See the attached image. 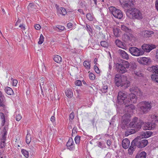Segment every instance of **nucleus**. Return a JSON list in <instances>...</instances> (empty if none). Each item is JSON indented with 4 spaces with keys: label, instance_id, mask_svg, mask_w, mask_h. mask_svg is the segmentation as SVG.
Wrapping results in <instances>:
<instances>
[{
    "label": "nucleus",
    "instance_id": "1",
    "mask_svg": "<svg viewBox=\"0 0 158 158\" xmlns=\"http://www.w3.org/2000/svg\"><path fill=\"white\" fill-rule=\"evenodd\" d=\"M143 123V122L139 119L138 118L136 117L133 118L129 123V126L131 128H133L134 129H130L126 131L125 133V136H127L130 135L135 133L136 131L139 130L141 128Z\"/></svg>",
    "mask_w": 158,
    "mask_h": 158
},
{
    "label": "nucleus",
    "instance_id": "2",
    "mask_svg": "<svg viewBox=\"0 0 158 158\" xmlns=\"http://www.w3.org/2000/svg\"><path fill=\"white\" fill-rule=\"evenodd\" d=\"M127 15L131 19H142L143 17V15L141 11L135 8H131L127 11Z\"/></svg>",
    "mask_w": 158,
    "mask_h": 158
},
{
    "label": "nucleus",
    "instance_id": "3",
    "mask_svg": "<svg viewBox=\"0 0 158 158\" xmlns=\"http://www.w3.org/2000/svg\"><path fill=\"white\" fill-rule=\"evenodd\" d=\"M139 111L141 114H146L151 109L152 104L151 102L144 101L140 102L139 104Z\"/></svg>",
    "mask_w": 158,
    "mask_h": 158
},
{
    "label": "nucleus",
    "instance_id": "4",
    "mask_svg": "<svg viewBox=\"0 0 158 158\" xmlns=\"http://www.w3.org/2000/svg\"><path fill=\"white\" fill-rule=\"evenodd\" d=\"M127 77H121L118 74H117L115 77V82L116 86L118 87L123 86L125 85L126 83L128 81H127Z\"/></svg>",
    "mask_w": 158,
    "mask_h": 158
},
{
    "label": "nucleus",
    "instance_id": "5",
    "mask_svg": "<svg viewBox=\"0 0 158 158\" xmlns=\"http://www.w3.org/2000/svg\"><path fill=\"white\" fill-rule=\"evenodd\" d=\"M130 116L129 114H124L122 117V121L121 124V128L124 130L131 128L129 126Z\"/></svg>",
    "mask_w": 158,
    "mask_h": 158
},
{
    "label": "nucleus",
    "instance_id": "6",
    "mask_svg": "<svg viewBox=\"0 0 158 158\" xmlns=\"http://www.w3.org/2000/svg\"><path fill=\"white\" fill-rule=\"evenodd\" d=\"M109 9L113 16L118 19H121L123 16V12L120 10L113 6L110 7Z\"/></svg>",
    "mask_w": 158,
    "mask_h": 158
},
{
    "label": "nucleus",
    "instance_id": "7",
    "mask_svg": "<svg viewBox=\"0 0 158 158\" xmlns=\"http://www.w3.org/2000/svg\"><path fill=\"white\" fill-rule=\"evenodd\" d=\"M150 69L153 73L151 76L152 80L154 82L158 83V66H152L149 68Z\"/></svg>",
    "mask_w": 158,
    "mask_h": 158
},
{
    "label": "nucleus",
    "instance_id": "8",
    "mask_svg": "<svg viewBox=\"0 0 158 158\" xmlns=\"http://www.w3.org/2000/svg\"><path fill=\"white\" fill-rule=\"evenodd\" d=\"M127 100H126L124 102V104L125 105L124 111L125 114H129L130 117L131 114L133 113V110L135 109V106L132 104H128L127 102Z\"/></svg>",
    "mask_w": 158,
    "mask_h": 158
},
{
    "label": "nucleus",
    "instance_id": "9",
    "mask_svg": "<svg viewBox=\"0 0 158 158\" xmlns=\"http://www.w3.org/2000/svg\"><path fill=\"white\" fill-rule=\"evenodd\" d=\"M129 50L131 54L134 56H139L144 54V51L142 49L136 47H131Z\"/></svg>",
    "mask_w": 158,
    "mask_h": 158
},
{
    "label": "nucleus",
    "instance_id": "10",
    "mask_svg": "<svg viewBox=\"0 0 158 158\" xmlns=\"http://www.w3.org/2000/svg\"><path fill=\"white\" fill-rule=\"evenodd\" d=\"M127 95L125 92L120 91L118 93L117 97L118 102L120 104L124 103V101L127 98Z\"/></svg>",
    "mask_w": 158,
    "mask_h": 158
},
{
    "label": "nucleus",
    "instance_id": "11",
    "mask_svg": "<svg viewBox=\"0 0 158 158\" xmlns=\"http://www.w3.org/2000/svg\"><path fill=\"white\" fill-rule=\"evenodd\" d=\"M133 140H135L134 142L135 143L136 146L139 148H143L146 146L148 144V140L144 139L141 140H138L136 138Z\"/></svg>",
    "mask_w": 158,
    "mask_h": 158
},
{
    "label": "nucleus",
    "instance_id": "12",
    "mask_svg": "<svg viewBox=\"0 0 158 158\" xmlns=\"http://www.w3.org/2000/svg\"><path fill=\"white\" fill-rule=\"evenodd\" d=\"M122 6L125 8L127 9L133 6V3L131 0H119Z\"/></svg>",
    "mask_w": 158,
    "mask_h": 158
},
{
    "label": "nucleus",
    "instance_id": "13",
    "mask_svg": "<svg viewBox=\"0 0 158 158\" xmlns=\"http://www.w3.org/2000/svg\"><path fill=\"white\" fill-rule=\"evenodd\" d=\"M137 97L135 94L131 93L130 94L128 98H126L127 102L128 104H131L132 103H135L137 100ZM126 100H125V101Z\"/></svg>",
    "mask_w": 158,
    "mask_h": 158
},
{
    "label": "nucleus",
    "instance_id": "14",
    "mask_svg": "<svg viewBox=\"0 0 158 158\" xmlns=\"http://www.w3.org/2000/svg\"><path fill=\"white\" fill-rule=\"evenodd\" d=\"M137 61L139 64L149 65L151 62L150 58L146 57H140L137 59Z\"/></svg>",
    "mask_w": 158,
    "mask_h": 158
},
{
    "label": "nucleus",
    "instance_id": "15",
    "mask_svg": "<svg viewBox=\"0 0 158 158\" xmlns=\"http://www.w3.org/2000/svg\"><path fill=\"white\" fill-rule=\"evenodd\" d=\"M130 92L135 93L137 95L141 97L143 95V92L140 89L136 86L133 87L130 89Z\"/></svg>",
    "mask_w": 158,
    "mask_h": 158
},
{
    "label": "nucleus",
    "instance_id": "16",
    "mask_svg": "<svg viewBox=\"0 0 158 158\" xmlns=\"http://www.w3.org/2000/svg\"><path fill=\"white\" fill-rule=\"evenodd\" d=\"M116 67L118 71L121 73H123L127 71V70L121 63H117Z\"/></svg>",
    "mask_w": 158,
    "mask_h": 158
},
{
    "label": "nucleus",
    "instance_id": "17",
    "mask_svg": "<svg viewBox=\"0 0 158 158\" xmlns=\"http://www.w3.org/2000/svg\"><path fill=\"white\" fill-rule=\"evenodd\" d=\"M135 141V140L132 141L131 143V145L128 149V153L129 155L133 154L137 147L135 143L134 142Z\"/></svg>",
    "mask_w": 158,
    "mask_h": 158
},
{
    "label": "nucleus",
    "instance_id": "18",
    "mask_svg": "<svg viewBox=\"0 0 158 158\" xmlns=\"http://www.w3.org/2000/svg\"><path fill=\"white\" fill-rule=\"evenodd\" d=\"M67 148L71 151L74 149V144L72 138L69 139V140L67 143Z\"/></svg>",
    "mask_w": 158,
    "mask_h": 158
},
{
    "label": "nucleus",
    "instance_id": "19",
    "mask_svg": "<svg viewBox=\"0 0 158 158\" xmlns=\"http://www.w3.org/2000/svg\"><path fill=\"white\" fill-rule=\"evenodd\" d=\"M154 48L150 45L148 44H143L142 46V49L143 51L144 52H144H149L150 51L152 50V49Z\"/></svg>",
    "mask_w": 158,
    "mask_h": 158
},
{
    "label": "nucleus",
    "instance_id": "20",
    "mask_svg": "<svg viewBox=\"0 0 158 158\" xmlns=\"http://www.w3.org/2000/svg\"><path fill=\"white\" fill-rule=\"evenodd\" d=\"M57 10V14L58 15H62L63 16H64L67 14V11L65 8L63 7H56Z\"/></svg>",
    "mask_w": 158,
    "mask_h": 158
},
{
    "label": "nucleus",
    "instance_id": "21",
    "mask_svg": "<svg viewBox=\"0 0 158 158\" xmlns=\"http://www.w3.org/2000/svg\"><path fill=\"white\" fill-rule=\"evenodd\" d=\"M130 145V141L127 138L124 139L122 142V146L124 149H127L129 147Z\"/></svg>",
    "mask_w": 158,
    "mask_h": 158
},
{
    "label": "nucleus",
    "instance_id": "22",
    "mask_svg": "<svg viewBox=\"0 0 158 158\" xmlns=\"http://www.w3.org/2000/svg\"><path fill=\"white\" fill-rule=\"evenodd\" d=\"M120 56L124 59L128 60L129 59L128 55L124 50H119Z\"/></svg>",
    "mask_w": 158,
    "mask_h": 158
},
{
    "label": "nucleus",
    "instance_id": "23",
    "mask_svg": "<svg viewBox=\"0 0 158 158\" xmlns=\"http://www.w3.org/2000/svg\"><path fill=\"white\" fill-rule=\"evenodd\" d=\"M156 124L155 123L153 122L149 123L148 122L146 124V129L148 130H152V129L156 127Z\"/></svg>",
    "mask_w": 158,
    "mask_h": 158
},
{
    "label": "nucleus",
    "instance_id": "24",
    "mask_svg": "<svg viewBox=\"0 0 158 158\" xmlns=\"http://www.w3.org/2000/svg\"><path fill=\"white\" fill-rule=\"evenodd\" d=\"M146 153L144 151H143L137 153L135 158H146Z\"/></svg>",
    "mask_w": 158,
    "mask_h": 158
},
{
    "label": "nucleus",
    "instance_id": "25",
    "mask_svg": "<svg viewBox=\"0 0 158 158\" xmlns=\"http://www.w3.org/2000/svg\"><path fill=\"white\" fill-rule=\"evenodd\" d=\"M153 34V32L151 31H144L142 32V34L144 35L145 37H149Z\"/></svg>",
    "mask_w": 158,
    "mask_h": 158
},
{
    "label": "nucleus",
    "instance_id": "26",
    "mask_svg": "<svg viewBox=\"0 0 158 158\" xmlns=\"http://www.w3.org/2000/svg\"><path fill=\"white\" fill-rule=\"evenodd\" d=\"M65 93L66 96L69 98H72L73 96L72 90L71 89H68L65 91Z\"/></svg>",
    "mask_w": 158,
    "mask_h": 158
},
{
    "label": "nucleus",
    "instance_id": "27",
    "mask_svg": "<svg viewBox=\"0 0 158 158\" xmlns=\"http://www.w3.org/2000/svg\"><path fill=\"white\" fill-rule=\"evenodd\" d=\"M121 28L122 30L126 32L130 33L131 32V29L129 28L128 27L124 25H121Z\"/></svg>",
    "mask_w": 158,
    "mask_h": 158
},
{
    "label": "nucleus",
    "instance_id": "28",
    "mask_svg": "<svg viewBox=\"0 0 158 158\" xmlns=\"http://www.w3.org/2000/svg\"><path fill=\"white\" fill-rule=\"evenodd\" d=\"M149 116L151 118V121L153 122H157L158 121V115L157 116L155 114L150 115Z\"/></svg>",
    "mask_w": 158,
    "mask_h": 158
},
{
    "label": "nucleus",
    "instance_id": "29",
    "mask_svg": "<svg viewBox=\"0 0 158 158\" xmlns=\"http://www.w3.org/2000/svg\"><path fill=\"white\" fill-rule=\"evenodd\" d=\"M89 60H86L83 62V65L87 69H89L90 68V62Z\"/></svg>",
    "mask_w": 158,
    "mask_h": 158
},
{
    "label": "nucleus",
    "instance_id": "30",
    "mask_svg": "<svg viewBox=\"0 0 158 158\" xmlns=\"http://www.w3.org/2000/svg\"><path fill=\"white\" fill-rule=\"evenodd\" d=\"M115 43L117 46L119 48H123L124 47V46L122 42L118 39L116 40L115 41Z\"/></svg>",
    "mask_w": 158,
    "mask_h": 158
},
{
    "label": "nucleus",
    "instance_id": "31",
    "mask_svg": "<svg viewBox=\"0 0 158 158\" xmlns=\"http://www.w3.org/2000/svg\"><path fill=\"white\" fill-rule=\"evenodd\" d=\"M100 45L102 47L105 48H108L109 46V43L105 41H101L100 43Z\"/></svg>",
    "mask_w": 158,
    "mask_h": 158
},
{
    "label": "nucleus",
    "instance_id": "32",
    "mask_svg": "<svg viewBox=\"0 0 158 158\" xmlns=\"http://www.w3.org/2000/svg\"><path fill=\"white\" fill-rule=\"evenodd\" d=\"M3 98V95L1 92L0 91V106L4 107L5 106V105L4 102Z\"/></svg>",
    "mask_w": 158,
    "mask_h": 158
},
{
    "label": "nucleus",
    "instance_id": "33",
    "mask_svg": "<svg viewBox=\"0 0 158 158\" xmlns=\"http://www.w3.org/2000/svg\"><path fill=\"white\" fill-rule=\"evenodd\" d=\"M53 59L55 61L58 63H60L62 61L61 57L58 55H55L53 58Z\"/></svg>",
    "mask_w": 158,
    "mask_h": 158
},
{
    "label": "nucleus",
    "instance_id": "34",
    "mask_svg": "<svg viewBox=\"0 0 158 158\" xmlns=\"http://www.w3.org/2000/svg\"><path fill=\"white\" fill-rule=\"evenodd\" d=\"M5 92L6 93L9 95H12L13 94L14 92L12 89L8 87L5 88Z\"/></svg>",
    "mask_w": 158,
    "mask_h": 158
},
{
    "label": "nucleus",
    "instance_id": "35",
    "mask_svg": "<svg viewBox=\"0 0 158 158\" xmlns=\"http://www.w3.org/2000/svg\"><path fill=\"white\" fill-rule=\"evenodd\" d=\"M31 139V137L29 132L27 131L26 137V142L27 144H29Z\"/></svg>",
    "mask_w": 158,
    "mask_h": 158
},
{
    "label": "nucleus",
    "instance_id": "36",
    "mask_svg": "<svg viewBox=\"0 0 158 158\" xmlns=\"http://www.w3.org/2000/svg\"><path fill=\"white\" fill-rule=\"evenodd\" d=\"M87 19L89 21H92L93 20L94 18V15L90 13H87L86 15Z\"/></svg>",
    "mask_w": 158,
    "mask_h": 158
},
{
    "label": "nucleus",
    "instance_id": "37",
    "mask_svg": "<svg viewBox=\"0 0 158 158\" xmlns=\"http://www.w3.org/2000/svg\"><path fill=\"white\" fill-rule=\"evenodd\" d=\"M152 134V132L151 131H146L144 132L143 135L145 138H148L150 137Z\"/></svg>",
    "mask_w": 158,
    "mask_h": 158
},
{
    "label": "nucleus",
    "instance_id": "38",
    "mask_svg": "<svg viewBox=\"0 0 158 158\" xmlns=\"http://www.w3.org/2000/svg\"><path fill=\"white\" fill-rule=\"evenodd\" d=\"M121 64L123 65V66L126 69H128L130 66L129 63L127 61L124 60H123L122 61V64Z\"/></svg>",
    "mask_w": 158,
    "mask_h": 158
},
{
    "label": "nucleus",
    "instance_id": "39",
    "mask_svg": "<svg viewBox=\"0 0 158 158\" xmlns=\"http://www.w3.org/2000/svg\"><path fill=\"white\" fill-rule=\"evenodd\" d=\"M86 29L87 31H88L89 35H91L92 34L93 30L91 27L88 24L86 25Z\"/></svg>",
    "mask_w": 158,
    "mask_h": 158
},
{
    "label": "nucleus",
    "instance_id": "40",
    "mask_svg": "<svg viewBox=\"0 0 158 158\" xmlns=\"http://www.w3.org/2000/svg\"><path fill=\"white\" fill-rule=\"evenodd\" d=\"M21 152L22 154L26 158H27L29 157L28 152L25 149H22L21 150Z\"/></svg>",
    "mask_w": 158,
    "mask_h": 158
},
{
    "label": "nucleus",
    "instance_id": "41",
    "mask_svg": "<svg viewBox=\"0 0 158 158\" xmlns=\"http://www.w3.org/2000/svg\"><path fill=\"white\" fill-rule=\"evenodd\" d=\"M113 31L116 37H118L119 36V29L117 28H115L113 29Z\"/></svg>",
    "mask_w": 158,
    "mask_h": 158
},
{
    "label": "nucleus",
    "instance_id": "42",
    "mask_svg": "<svg viewBox=\"0 0 158 158\" xmlns=\"http://www.w3.org/2000/svg\"><path fill=\"white\" fill-rule=\"evenodd\" d=\"M108 87L107 85H104L103 86L102 89H100L101 91L103 93H106L107 92Z\"/></svg>",
    "mask_w": 158,
    "mask_h": 158
},
{
    "label": "nucleus",
    "instance_id": "43",
    "mask_svg": "<svg viewBox=\"0 0 158 158\" xmlns=\"http://www.w3.org/2000/svg\"><path fill=\"white\" fill-rule=\"evenodd\" d=\"M130 68L132 69V71H135L137 67V65L135 63H132L130 64Z\"/></svg>",
    "mask_w": 158,
    "mask_h": 158
},
{
    "label": "nucleus",
    "instance_id": "44",
    "mask_svg": "<svg viewBox=\"0 0 158 158\" xmlns=\"http://www.w3.org/2000/svg\"><path fill=\"white\" fill-rule=\"evenodd\" d=\"M81 137L79 135L76 136L74 139L75 141L76 144H78L80 143Z\"/></svg>",
    "mask_w": 158,
    "mask_h": 158
},
{
    "label": "nucleus",
    "instance_id": "45",
    "mask_svg": "<svg viewBox=\"0 0 158 158\" xmlns=\"http://www.w3.org/2000/svg\"><path fill=\"white\" fill-rule=\"evenodd\" d=\"M132 72H133V73L137 77H140L143 76V74L140 72H137V71H132Z\"/></svg>",
    "mask_w": 158,
    "mask_h": 158
},
{
    "label": "nucleus",
    "instance_id": "46",
    "mask_svg": "<svg viewBox=\"0 0 158 158\" xmlns=\"http://www.w3.org/2000/svg\"><path fill=\"white\" fill-rule=\"evenodd\" d=\"M44 41V37L43 35L41 34L40 35L39 40L38 42V44H42L43 42Z\"/></svg>",
    "mask_w": 158,
    "mask_h": 158
},
{
    "label": "nucleus",
    "instance_id": "47",
    "mask_svg": "<svg viewBox=\"0 0 158 158\" xmlns=\"http://www.w3.org/2000/svg\"><path fill=\"white\" fill-rule=\"evenodd\" d=\"M98 144V146L102 149L105 148H106L105 145L104 144L102 143L101 142H99Z\"/></svg>",
    "mask_w": 158,
    "mask_h": 158
},
{
    "label": "nucleus",
    "instance_id": "48",
    "mask_svg": "<svg viewBox=\"0 0 158 158\" xmlns=\"http://www.w3.org/2000/svg\"><path fill=\"white\" fill-rule=\"evenodd\" d=\"M6 145L5 141L1 140L0 142V148H2L5 147Z\"/></svg>",
    "mask_w": 158,
    "mask_h": 158
},
{
    "label": "nucleus",
    "instance_id": "49",
    "mask_svg": "<svg viewBox=\"0 0 158 158\" xmlns=\"http://www.w3.org/2000/svg\"><path fill=\"white\" fill-rule=\"evenodd\" d=\"M76 85L78 86H81L82 85V82L80 80L76 81L75 82Z\"/></svg>",
    "mask_w": 158,
    "mask_h": 158
},
{
    "label": "nucleus",
    "instance_id": "50",
    "mask_svg": "<svg viewBox=\"0 0 158 158\" xmlns=\"http://www.w3.org/2000/svg\"><path fill=\"white\" fill-rule=\"evenodd\" d=\"M89 76L90 79L92 80H94L95 79V76L92 73L89 74Z\"/></svg>",
    "mask_w": 158,
    "mask_h": 158
},
{
    "label": "nucleus",
    "instance_id": "51",
    "mask_svg": "<svg viewBox=\"0 0 158 158\" xmlns=\"http://www.w3.org/2000/svg\"><path fill=\"white\" fill-rule=\"evenodd\" d=\"M22 116L20 114H18L16 116V120L17 121H19L22 118Z\"/></svg>",
    "mask_w": 158,
    "mask_h": 158
},
{
    "label": "nucleus",
    "instance_id": "52",
    "mask_svg": "<svg viewBox=\"0 0 158 158\" xmlns=\"http://www.w3.org/2000/svg\"><path fill=\"white\" fill-rule=\"evenodd\" d=\"M94 70L97 73H100V71L99 68L96 65L94 66Z\"/></svg>",
    "mask_w": 158,
    "mask_h": 158
},
{
    "label": "nucleus",
    "instance_id": "53",
    "mask_svg": "<svg viewBox=\"0 0 158 158\" xmlns=\"http://www.w3.org/2000/svg\"><path fill=\"white\" fill-rule=\"evenodd\" d=\"M74 117V113L73 112H72L69 115V119H71V120H73Z\"/></svg>",
    "mask_w": 158,
    "mask_h": 158
},
{
    "label": "nucleus",
    "instance_id": "54",
    "mask_svg": "<svg viewBox=\"0 0 158 158\" xmlns=\"http://www.w3.org/2000/svg\"><path fill=\"white\" fill-rule=\"evenodd\" d=\"M0 118L2 120L5 119V115L2 112H0Z\"/></svg>",
    "mask_w": 158,
    "mask_h": 158
},
{
    "label": "nucleus",
    "instance_id": "55",
    "mask_svg": "<svg viewBox=\"0 0 158 158\" xmlns=\"http://www.w3.org/2000/svg\"><path fill=\"white\" fill-rule=\"evenodd\" d=\"M56 28H58L59 29L62 31L64 29V26L60 25L57 26H56Z\"/></svg>",
    "mask_w": 158,
    "mask_h": 158
},
{
    "label": "nucleus",
    "instance_id": "56",
    "mask_svg": "<svg viewBox=\"0 0 158 158\" xmlns=\"http://www.w3.org/2000/svg\"><path fill=\"white\" fill-rule=\"evenodd\" d=\"M99 34L100 35L102 39H106L105 35L102 32H99Z\"/></svg>",
    "mask_w": 158,
    "mask_h": 158
},
{
    "label": "nucleus",
    "instance_id": "57",
    "mask_svg": "<svg viewBox=\"0 0 158 158\" xmlns=\"http://www.w3.org/2000/svg\"><path fill=\"white\" fill-rule=\"evenodd\" d=\"M34 27H35V28L36 30H40L41 28L39 24H38L35 25V26Z\"/></svg>",
    "mask_w": 158,
    "mask_h": 158
},
{
    "label": "nucleus",
    "instance_id": "58",
    "mask_svg": "<svg viewBox=\"0 0 158 158\" xmlns=\"http://www.w3.org/2000/svg\"><path fill=\"white\" fill-rule=\"evenodd\" d=\"M44 79H42L40 81V87H41V85H44Z\"/></svg>",
    "mask_w": 158,
    "mask_h": 158
},
{
    "label": "nucleus",
    "instance_id": "59",
    "mask_svg": "<svg viewBox=\"0 0 158 158\" xmlns=\"http://www.w3.org/2000/svg\"><path fill=\"white\" fill-rule=\"evenodd\" d=\"M67 26L68 28L70 29L72 27L73 24L71 23H69L67 24Z\"/></svg>",
    "mask_w": 158,
    "mask_h": 158
},
{
    "label": "nucleus",
    "instance_id": "60",
    "mask_svg": "<svg viewBox=\"0 0 158 158\" xmlns=\"http://www.w3.org/2000/svg\"><path fill=\"white\" fill-rule=\"evenodd\" d=\"M18 81L17 80L15 79L13 80V85L14 86H16L17 85Z\"/></svg>",
    "mask_w": 158,
    "mask_h": 158
},
{
    "label": "nucleus",
    "instance_id": "61",
    "mask_svg": "<svg viewBox=\"0 0 158 158\" xmlns=\"http://www.w3.org/2000/svg\"><path fill=\"white\" fill-rule=\"evenodd\" d=\"M111 143L112 142L111 140H110L109 139L107 141L106 144L108 147H109L111 145Z\"/></svg>",
    "mask_w": 158,
    "mask_h": 158
},
{
    "label": "nucleus",
    "instance_id": "62",
    "mask_svg": "<svg viewBox=\"0 0 158 158\" xmlns=\"http://www.w3.org/2000/svg\"><path fill=\"white\" fill-rule=\"evenodd\" d=\"M19 27L24 31L25 29V26L23 24H20Z\"/></svg>",
    "mask_w": 158,
    "mask_h": 158
},
{
    "label": "nucleus",
    "instance_id": "63",
    "mask_svg": "<svg viewBox=\"0 0 158 158\" xmlns=\"http://www.w3.org/2000/svg\"><path fill=\"white\" fill-rule=\"evenodd\" d=\"M51 121L52 123L54 122L55 121V117L54 116H52L51 118Z\"/></svg>",
    "mask_w": 158,
    "mask_h": 158
},
{
    "label": "nucleus",
    "instance_id": "64",
    "mask_svg": "<svg viewBox=\"0 0 158 158\" xmlns=\"http://www.w3.org/2000/svg\"><path fill=\"white\" fill-rule=\"evenodd\" d=\"M155 6L156 9L158 11V1L156 0L155 3Z\"/></svg>",
    "mask_w": 158,
    "mask_h": 158
}]
</instances>
